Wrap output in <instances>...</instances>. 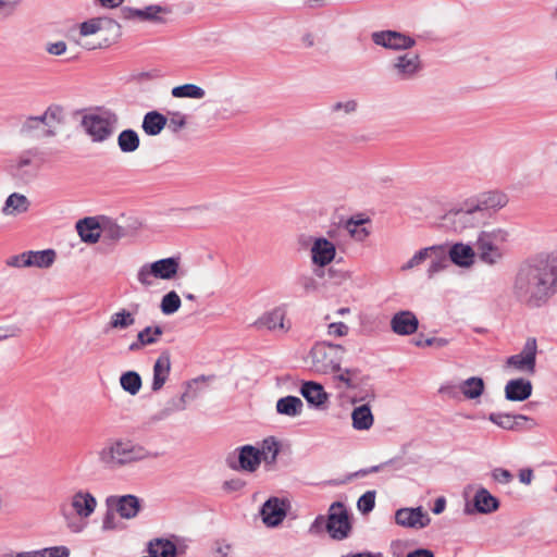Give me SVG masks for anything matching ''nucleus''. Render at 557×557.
I'll return each instance as SVG.
<instances>
[{
  "instance_id": "nucleus-42",
  "label": "nucleus",
  "mask_w": 557,
  "mask_h": 557,
  "mask_svg": "<svg viewBox=\"0 0 557 557\" xmlns=\"http://www.w3.org/2000/svg\"><path fill=\"white\" fill-rule=\"evenodd\" d=\"M139 144V136L134 129H124L117 136V146L124 153L136 151Z\"/></svg>"
},
{
  "instance_id": "nucleus-29",
  "label": "nucleus",
  "mask_w": 557,
  "mask_h": 557,
  "mask_svg": "<svg viewBox=\"0 0 557 557\" xmlns=\"http://www.w3.org/2000/svg\"><path fill=\"white\" fill-rule=\"evenodd\" d=\"M238 450V461L240 469L248 472L256 471L261 463V458L260 454H258V448L251 445H245L240 447Z\"/></svg>"
},
{
  "instance_id": "nucleus-40",
  "label": "nucleus",
  "mask_w": 557,
  "mask_h": 557,
  "mask_svg": "<svg viewBox=\"0 0 557 557\" xmlns=\"http://www.w3.org/2000/svg\"><path fill=\"white\" fill-rule=\"evenodd\" d=\"M547 277L557 287V250L534 259Z\"/></svg>"
},
{
  "instance_id": "nucleus-32",
  "label": "nucleus",
  "mask_w": 557,
  "mask_h": 557,
  "mask_svg": "<svg viewBox=\"0 0 557 557\" xmlns=\"http://www.w3.org/2000/svg\"><path fill=\"white\" fill-rule=\"evenodd\" d=\"M30 206L26 196L13 193L11 194L2 207V212L8 215H18L28 211Z\"/></svg>"
},
{
  "instance_id": "nucleus-11",
  "label": "nucleus",
  "mask_w": 557,
  "mask_h": 557,
  "mask_svg": "<svg viewBox=\"0 0 557 557\" xmlns=\"http://www.w3.org/2000/svg\"><path fill=\"white\" fill-rule=\"evenodd\" d=\"M257 329H263L277 334H286L292 329V322L287 319L285 305L277 306L262 313L255 322Z\"/></svg>"
},
{
  "instance_id": "nucleus-19",
  "label": "nucleus",
  "mask_w": 557,
  "mask_h": 557,
  "mask_svg": "<svg viewBox=\"0 0 557 557\" xmlns=\"http://www.w3.org/2000/svg\"><path fill=\"white\" fill-rule=\"evenodd\" d=\"M478 256L475 247L469 244L456 243L450 246L448 257L450 261L460 268H471Z\"/></svg>"
},
{
  "instance_id": "nucleus-28",
  "label": "nucleus",
  "mask_w": 557,
  "mask_h": 557,
  "mask_svg": "<svg viewBox=\"0 0 557 557\" xmlns=\"http://www.w3.org/2000/svg\"><path fill=\"white\" fill-rule=\"evenodd\" d=\"M162 334L163 330L160 326H146L137 334V339L129 345L128 349L138 351L145 346L156 344Z\"/></svg>"
},
{
  "instance_id": "nucleus-12",
  "label": "nucleus",
  "mask_w": 557,
  "mask_h": 557,
  "mask_svg": "<svg viewBox=\"0 0 557 557\" xmlns=\"http://www.w3.org/2000/svg\"><path fill=\"white\" fill-rule=\"evenodd\" d=\"M66 510L75 515L81 520H88L96 511L98 500L88 490L78 488L69 497V502L64 503Z\"/></svg>"
},
{
  "instance_id": "nucleus-46",
  "label": "nucleus",
  "mask_w": 557,
  "mask_h": 557,
  "mask_svg": "<svg viewBox=\"0 0 557 557\" xmlns=\"http://www.w3.org/2000/svg\"><path fill=\"white\" fill-rule=\"evenodd\" d=\"M126 235L125 230L114 221L101 218V237L108 240H119Z\"/></svg>"
},
{
  "instance_id": "nucleus-22",
  "label": "nucleus",
  "mask_w": 557,
  "mask_h": 557,
  "mask_svg": "<svg viewBox=\"0 0 557 557\" xmlns=\"http://www.w3.org/2000/svg\"><path fill=\"white\" fill-rule=\"evenodd\" d=\"M171 372V355L169 350H164L160 354L153 364V377L151 383V389L159 392L168 381Z\"/></svg>"
},
{
  "instance_id": "nucleus-16",
  "label": "nucleus",
  "mask_w": 557,
  "mask_h": 557,
  "mask_svg": "<svg viewBox=\"0 0 557 557\" xmlns=\"http://www.w3.org/2000/svg\"><path fill=\"white\" fill-rule=\"evenodd\" d=\"M310 256L314 265L324 268L330 264L336 256L335 245L324 237H315L312 239Z\"/></svg>"
},
{
  "instance_id": "nucleus-39",
  "label": "nucleus",
  "mask_w": 557,
  "mask_h": 557,
  "mask_svg": "<svg viewBox=\"0 0 557 557\" xmlns=\"http://www.w3.org/2000/svg\"><path fill=\"white\" fill-rule=\"evenodd\" d=\"M484 381L479 376H472L462 381L458 388L468 399L479 398L484 392Z\"/></svg>"
},
{
  "instance_id": "nucleus-21",
  "label": "nucleus",
  "mask_w": 557,
  "mask_h": 557,
  "mask_svg": "<svg viewBox=\"0 0 557 557\" xmlns=\"http://www.w3.org/2000/svg\"><path fill=\"white\" fill-rule=\"evenodd\" d=\"M472 508L469 504L465 507V512L471 515L474 511L480 513H491L498 509L499 503L486 488L481 487L474 495Z\"/></svg>"
},
{
  "instance_id": "nucleus-49",
  "label": "nucleus",
  "mask_w": 557,
  "mask_h": 557,
  "mask_svg": "<svg viewBox=\"0 0 557 557\" xmlns=\"http://www.w3.org/2000/svg\"><path fill=\"white\" fill-rule=\"evenodd\" d=\"M278 451V443L273 437L265 438L262 442L261 448H258L261 460L267 463L275 462Z\"/></svg>"
},
{
  "instance_id": "nucleus-54",
  "label": "nucleus",
  "mask_w": 557,
  "mask_h": 557,
  "mask_svg": "<svg viewBox=\"0 0 557 557\" xmlns=\"http://www.w3.org/2000/svg\"><path fill=\"white\" fill-rule=\"evenodd\" d=\"M358 108V102L354 99L347 101H338L332 106L333 112L343 111L346 114L354 113Z\"/></svg>"
},
{
  "instance_id": "nucleus-63",
  "label": "nucleus",
  "mask_w": 557,
  "mask_h": 557,
  "mask_svg": "<svg viewBox=\"0 0 557 557\" xmlns=\"http://www.w3.org/2000/svg\"><path fill=\"white\" fill-rule=\"evenodd\" d=\"M245 483L240 479H232L225 481L223 484V488L228 492H237L244 487Z\"/></svg>"
},
{
  "instance_id": "nucleus-59",
  "label": "nucleus",
  "mask_w": 557,
  "mask_h": 557,
  "mask_svg": "<svg viewBox=\"0 0 557 557\" xmlns=\"http://www.w3.org/2000/svg\"><path fill=\"white\" fill-rule=\"evenodd\" d=\"M22 1L23 0H2V16L13 14Z\"/></svg>"
},
{
  "instance_id": "nucleus-53",
  "label": "nucleus",
  "mask_w": 557,
  "mask_h": 557,
  "mask_svg": "<svg viewBox=\"0 0 557 557\" xmlns=\"http://www.w3.org/2000/svg\"><path fill=\"white\" fill-rule=\"evenodd\" d=\"M375 505V492H366L357 502V507L362 513L372 511Z\"/></svg>"
},
{
  "instance_id": "nucleus-1",
  "label": "nucleus",
  "mask_w": 557,
  "mask_h": 557,
  "mask_svg": "<svg viewBox=\"0 0 557 557\" xmlns=\"http://www.w3.org/2000/svg\"><path fill=\"white\" fill-rule=\"evenodd\" d=\"M556 290V286L534 259L519 267L511 286L512 297L531 309L546 305Z\"/></svg>"
},
{
  "instance_id": "nucleus-48",
  "label": "nucleus",
  "mask_w": 557,
  "mask_h": 557,
  "mask_svg": "<svg viewBox=\"0 0 557 557\" xmlns=\"http://www.w3.org/2000/svg\"><path fill=\"white\" fill-rule=\"evenodd\" d=\"M110 24H112V21L104 17L91 18L81 24L79 34L83 37L96 35Z\"/></svg>"
},
{
  "instance_id": "nucleus-8",
  "label": "nucleus",
  "mask_w": 557,
  "mask_h": 557,
  "mask_svg": "<svg viewBox=\"0 0 557 557\" xmlns=\"http://www.w3.org/2000/svg\"><path fill=\"white\" fill-rule=\"evenodd\" d=\"M342 346L325 342L315 344L311 351V363L314 371L330 374L339 371Z\"/></svg>"
},
{
  "instance_id": "nucleus-7",
  "label": "nucleus",
  "mask_w": 557,
  "mask_h": 557,
  "mask_svg": "<svg viewBox=\"0 0 557 557\" xmlns=\"http://www.w3.org/2000/svg\"><path fill=\"white\" fill-rule=\"evenodd\" d=\"M119 117L114 112L100 111L83 116L82 127L95 143H102L113 134Z\"/></svg>"
},
{
  "instance_id": "nucleus-23",
  "label": "nucleus",
  "mask_w": 557,
  "mask_h": 557,
  "mask_svg": "<svg viewBox=\"0 0 557 557\" xmlns=\"http://www.w3.org/2000/svg\"><path fill=\"white\" fill-rule=\"evenodd\" d=\"M39 168L37 163V152L35 150H27L22 152L16 159L11 160L8 169L17 176L30 173Z\"/></svg>"
},
{
  "instance_id": "nucleus-14",
  "label": "nucleus",
  "mask_w": 557,
  "mask_h": 557,
  "mask_svg": "<svg viewBox=\"0 0 557 557\" xmlns=\"http://www.w3.org/2000/svg\"><path fill=\"white\" fill-rule=\"evenodd\" d=\"M371 38L375 45L395 51L410 50L416 46V40L412 37L396 30L374 32Z\"/></svg>"
},
{
  "instance_id": "nucleus-41",
  "label": "nucleus",
  "mask_w": 557,
  "mask_h": 557,
  "mask_svg": "<svg viewBox=\"0 0 557 557\" xmlns=\"http://www.w3.org/2000/svg\"><path fill=\"white\" fill-rule=\"evenodd\" d=\"M148 552L152 554L153 557H176L177 548L175 544L169 540L157 539L150 542Z\"/></svg>"
},
{
  "instance_id": "nucleus-25",
  "label": "nucleus",
  "mask_w": 557,
  "mask_h": 557,
  "mask_svg": "<svg viewBox=\"0 0 557 557\" xmlns=\"http://www.w3.org/2000/svg\"><path fill=\"white\" fill-rule=\"evenodd\" d=\"M76 230L84 243L95 244L101 238V219L85 218L76 223Z\"/></svg>"
},
{
  "instance_id": "nucleus-26",
  "label": "nucleus",
  "mask_w": 557,
  "mask_h": 557,
  "mask_svg": "<svg viewBox=\"0 0 557 557\" xmlns=\"http://www.w3.org/2000/svg\"><path fill=\"white\" fill-rule=\"evenodd\" d=\"M532 394V383L524 379H513L505 386V396L511 401H523Z\"/></svg>"
},
{
  "instance_id": "nucleus-50",
  "label": "nucleus",
  "mask_w": 557,
  "mask_h": 557,
  "mask_svg": "<svg viewBox=\"0 0 557 557\" xmlns=\"http://www.w3.org/2000/svg\"><path fill=\"white\" fill-rule=\"evenodd\" d=\"M206 95L205 90L194 84L176 86L172 89V96L175 98L201 99Z\"/></svg>"
},
{
  "instance_id": "nucleus-60",
  "label": "nucleus",
  "mask_w": 557,
  "mask_h": 557,
  "mask_svg": "<svg viewBox=\"0 0 557 557\" xmlns=\"http://www.w3.org/2000/svg\"><path fill=\"white\" fill-rule=\"evenodd\" d=\"M327 518L324 516H318L310 527L311 533H321L326 530Z\"/></svg>"
},
{
  "instance_id": "nucleus-56",
  "label": "nucleus",
  "mask_w": 557,
  "mask_h": 557,
  "mask_svg": "<svg viewBox=\"0 0 557 557\" xmlns=\"http://www.w3.org/2000/svg\"><path fill=\"white\" fill-rule=\"evenodd\" d=\"M349 327L343 322H334L329 324L327 333L331 336L343 337L348 334Z\"/></svg>"
},
{
  "instance_id": "nucleus-43",
  "label": "nucleus",
  "mask_w": 557,
  "mask_h": 557,
  "mask_svg": "<svg viewBox=\"0 0 557 557\" xmlns=\"http://www.w3.org/2000/svg\"><path fill=\"white\" fill-rule=\"evenodd\" d=\"M135 317L132 312L121 309L120 311L113 313L108 323L109 330H126L134 325Z\"/></svg>"
},
{
  "instance_id": "nucleus-58",
  "label": "nucleus",
  "mask_w": 557,
  "mask_h": 557,
  "mask_svg": "<svg viewBox=\"0 0 557 557\" xmlns=\"http://www.w3.org/2000/svg\"><path fill=\"white\" fill-rule=\"evenodd\" d=\"M334 379L338 381L342 385L345 387H351L352 386V372L349 370L342 371L339 369L338 372H333Z\"/></svg>"
},
{
  "instance_id": "nucleus-2",
  "label": "nucleus",
  "mask_w": 557,
  "mask_h": 557,
  "mask_svg": "<svg viewBox=\"0 0 557 557\" xmlns=\"http://www.w3.org/2000/svg\"><path fill=\"white\" fill-rule=\"evenodd\" d=\"M158 457V453L128 437L109 440L98 451L99 463L109 470L121 469Z\"/></svg>"
},
{
  "instance_id": "nucleus-47",
  "label": "nucleus",
  "mask_w": 557,
  "mask_h": 557,
  "mask_svg": "<svg viewBox=\"0 0 557 557\" xmlns=\"http://www.w3.org/2000/svg\"><path fill=\"white\" fill-rule=\"evenodd\" d=\"M436 251H438L437 245H433L418 250L406 263L401 265V271H409L419 267Z\"/></svg>"
},
{
  "instance_id": "nucleus-13",
  "label": "nucleus",
  "mask_w": 557,
  "mask_h": 557,
  "mask_svg": "<svg viewBox=\"0 0 557 557\" xmlns=\"http://www.w3.org/2000/svg\"><path fill=\"white\" fill-rule=\"evenodd\" d=\"M326 531L335 540H343L348 536L350 523L348 513L342 503H334L330 507Z\"/></svg>"
},
{
  "instance_id": "nucleus-4",
  "label": "nucleus",
  "mask_w": 557,
  "mask_h": 557,
  "mask_svg": "<svg viewBox=\"0 0 557 557\" xmlns=\"http://www.w3.org/2000/svg\"><path fill=\"white\" fill-rule=\"evenodd\" d=\"M65 120V109L58 103H51L42 114L27 116L21 125V134L35 138L53 137Z\"/></svg>"
},
{
  "instance_id": "nucleus-24",
  "label": "nucleus",
  "mask_w": 557,
  "mask_h": 557,
  "mask_svg": "<svg viewBox=\"0 0 557 557\" xmlns=\"http://www.w3.org/2000/svg\"><path fill=\"white\" fill-rule=\"evenodd\" d=\"M508 196L499 190H491L484 193L479 199L474 200V203L482 211V215L485 218L486 210L498 211L507 206Z\"/></svg>"
},
{
  "instance_id": "nucleus-36",
  "label": "nucleus",
  "mask_w": 557,
  "mask_h": 557,
  "mask_svg": "<svg viewBox=\"0 0 557 557\" xmlns=\"http://www.w3.org/2000/svg\"><path fill=\"white\" fill-rule=\"evenodd\" d=\"M304 409V403L299 397L285 396L276 401V411L287 417H298Z\"/></svg>"
},
{
  "instance_id": "nucleus-31",
  "label": "nucleus",
  "mask_w": 557,
  "mask_h": 557,
  "mask_svg": "<svg viewBox=\"0 0 557 557\" xmlns=\"http://www.w3.org/2000/svg\"><path fill=\"white\" fill-rule=\"evenodd\" d=\"M352 428L358 431H366L371 429L374 418L370 406L363 404L354 408L351 412Z\"/></svg>"
},
{
  "instance_id": "nucleus-27",
  "label": "nucleus",
  "mask_w": 557,
  "mask_h": 557,
  "mask_svg": "<svg viewBox=\"0 0 557 557\" xmlns=\"http://www.w3.org/2000/svg\"><path fill=\"white\" fill-rule=\"evenodd\" d=\"M300 394L310 405L314 407H321L327 400V394L325 393L323 386L312 381L305 382L301 385Z\"/></svg>"
},
{
  "instance_id": "nucleus-52",
  "label": "nucleus",
  "mask_w": 557,
  "mask_h": 557,
  "mask_svg": "<svg viewBox=\"0 0 557 557\" xmlns=\"http://www.w3.org/2000/svg\"><path fill=\"white\" fill-rule=\"evenodd\" d=\"M182 301L178 294L174 290L165 294L160 304V308L163 314L170 315L175 313L181 308Z\"/></svg>"
},
{
  "instance_id": "nucleus-6",
  "label": "nucleus",
  "mask_w": 557,
  "mask_h": 557,
  "mask_svg": "<svg viewBox=\"0 0 557 557\" xmlns=\"http://www.w3.org/2000/svg\"><path fill=\"white\" fill-rule=\"evenodd\" d=\"M483 220L482 211L475 206L474 200L470 199L460 208L449 210L443 216V224L456 233H462L468 228L478 227Z\"/></svg>"
},
{
  "instance_id": "nucleus-55",
  "label": "nucleus",
  "mask_w": 557,
  "mask_h": 557,
  "mask_svg": "<svg viewBox=\"0 0 557 557\" xmlns=\"http://www.w3.org/2000/svg\"><path fill=\"white\" fill-rule=\"evenodd\" d=\"M115 511L108 508L103 519H102V531H113L119 527V522L115 518Z\"/></svg>"
},
{
  "instance_id": "nucleus-18",
  "label": "nucleus",
  "mask_w": 557,
  "mask_h": 557,
  "mask_svg": "<svg viewBox=\"0 0 557 557\" xmlns=\"http://www.w3.org/2000/svg\"><path fill=\"white\" fill-rule=\"evenodd\" d=\"M260 513L265 525L276 527L286 517L285 503L276 497H272L263 504Z\"/></svg>"
},
{
  "instance_id": "nucleus-9",
  "label": "nucleus",
  "mask_w": 557,
  "mask_h": 557,
  "mask_svg": "<svg viewBox=\"0 0 557 557\" xmlns=\"http://www.w3.org/2000/svg\"><path fill=\"white\" fill-rule=\"evenodd\" d=\"M423 70V62L417 52L407 51L396 55L388 64V72L397 82L412 81Z\"/></svg>"
},
{
  "instance_id": "nucleus-45",
  "label": "nucleus",
  "mask_w": 557,
  "mask_h": 557,
  "mask_svg": "<svg viewBox=\"0 0 557 557\" xmlns=\"http://www.w3.org/2000/svg\"><path fill=\"white\" fill-rule=\"evenodd\" d=\"M120 385L129 395L135 396L139 393L143 381L137 372L127 371L120 376Z\"/></svg>"
},
{
  "instance_id": "nucleus-61",
  "label": "nucleus",
  "mask_w": 557,
  "mask_h": 557,
  "mask_svg": "<svg viewBox=\"0 0 557 557\" xmlns=\"http://www.w3.org/2000/svg\"><path fill=\"white\" fill-rule=\"evenodd\" d=\"M186 124L185 116L181 113H173L172 117L170 119L169 126L173 128V131H178L183 128Z\"/></svg>"
},
{
  "instance_id": "nucleus-64",
  "label": "nucleus",
  "mask_w": 557,
  "mask_h": 557,
  "mask_svg": "<svg viewBox=\"0 0 557 557\" xmlns=\"http://www.w3.org/2000/svg\"><path fill=\"white\" fill-rule=\"evenodd\" d=\"M21 331L22 330L17 324H10L5 327L2 326V339L18 336Z\"/></svg>"
},
{
  "instance_id": "nucleus-44",
  "label": "nucleus",
  "mask_w": 557,
  "mask_h": 557,
  "mask_svg": "<svg viewBox=\"0 0 557 557\" xmlns=\"http://www.w3.org/2000/svg\"><path fill=\"white\" fill-rule=\"evenodd\" d=\"M438 246V251L434 252L429 259L431 260L426 275L433 278L437 273L442 272L447 267L446 250L442 245Z\"/></svg>"
},
{
  "instance_id": "nucleus-33",
  "label": "nucleus",
  "mask_w": 557,
  "mask_h": 557,
  "mask_svg": "<svg viewBox=\"0 0 557 557\" xmlns=\"http://www.w3.org/2000/svg\"><path fill=\"white\" fill-rule=\"evenodd\" d=\"M26 267H36L47 269L52 265L55 259V252L52 249L26 251Z\"/></svg>"
},
{
  "instance_id": "nucleus-10",
  "label": "nucleus",
  "mask_w": 557,
  "mask_h": 557,
  "mask_svg": "<svg viewBox=\"0 0 557 557\" xmlns=\"http://www.w3.org/2000/svg\"><path fill=\"white\" fill-rule=\"evenodd\" d=\"M537 341L535 337H528L521 351L512 355L506 360V366L518 372L533 375L536 371Z\"/></svg>"
},
{
  "instance_id": "nucleus-51",
  "label": "nucleus",
  "mask_w": 557,
  "mask_h": 557,
  "mask_svg": "<svg viewBox=\"0 0 557 557\" xmlns=\"http://www.w3.org/2000/svg\"><path fill=\"white\" fill-rule=\"evenodd\" d=\"M60 512L62 517L65 519L66 528L70 530V532L78 534L86 529L87 520H81L75 515L66 510L65 504H62L60 506Z\"/></svg>"
},
{
  "instance_id": "nucleus-38",
  "label": "nucleus",
  "mask_w": 557,
  "mask_h": 557,
  "mask_svg": "<svg viewBox=\"0 0 557 557\" xmlns=\"http://www.w3.org/2000/svg\"><path fill=\"white\" fill-rule=\"evenodd\" d=\"M70 549L66 546L46 547L38 550L22 552L17 554L8 553L5 557H69Z\"/></svg>"
},
{
  "instance_id": "nucleus-5",
  "label": "nucleus",
  "mask_w": 557,
  "mask_h": 557,
  "mask_svg": "<svg viewBox=\"0 0 557 557\" xmlns=\"http://www.w3.org/2000/svg\"><path fill=\"white\" fill-rule=\"evenodd\" d=\"M180 270V258L169 257L143 264L136 274L137 281L144 287H151L156 280L171 281Z\"/></svg>"
},
{
  "instance_id": "nucleus-30",
  "label": "nucleus",
  "mask_w": 557,
  "mask_h": 557,
  "mask_svg": "<svg viewBox=\"0 0 557 557\" xmlns=\"http://www.w3.org/2000/svg\"><path fill=\"white\" fill-rule=\"evenodd\" d=\"M488 420L505 430H516L522 426L523 422L532 421L523 414L491 413Z\"/></svg>"
},
{
  "instance_id": "nucleus-3",
  "label": "nucleus",
  "mask_w": 557,
  "mask_h": 557,
  "mask_svg": "<svg viewBox=\"0 0 557 557\" xmlns=\"http://www.w3.org/2000/svg\"><path fill=\"white\" fill-rule=\"evenodd\" d=\"M510 242L508 228L493 226L480 231L474 243L479 260L488 267L502 263L509 253Z\"/></svg>"
},
{
  "instance_id": "nucleus-35",
  "label": "nucleus",
  "mask_w": 557,
  "mask_h": 557,
  "mask_svg": "<svg viewBox=\"0 0 557 557\" xmlns=\"http://www.w3.org/2000/svg\"><path fill=\"white\" fill-rule=\"evenodd\" d=\"M166 122L168 120L163 114L157 111H150L145 114L141 127L147 135L157 136L165 127Z\"/></svg>"
},
{
  "instance_id": "nucleus-34",
  "label": "nucleus",
  "mask_w": 557,
  "mask_h": 557,
  "mask_svg": "<svg viewBox=\"0 0 557 557\" xmlns=\"http://www.w3.org/2000/svg\"><path fill=\"white\" fill-rule=\"evenodd\" d=\"M161 11L159 5H149L144 9L124 7L121 9V15L125 20L153 21Z\"/></svg>"
},
{
  "instance_id": "nucleus-17",
  "label": "nucleus",
  "mask_w": 557,
  "mask_h": 557,
  "mask_svg": "<svg viewBox=\"0 0 557 557\" xmlns=\"http://www.w3.org/2000/svg\"><path fill=\"white\" fill-rule=\"evenodd\" d=\"M418 327L419 320L417 315L409 310L398 311L391 319V329L397 335H411L417 332Z\"/></svg>"
},
{
  "instance_id": "nucleus-57",
  "label": "nucleus",
  "mask_w": 557,
  "mask_h": 557,
  "mask_svg": "<svg viewBox=\"0 0 557 557\" xmlns=\"http://www.w3.org/2000/svg\"><path fill=\"white\" fill-rule=\"evenodd\" d=\"M492 478L499 482V483H503V484H508L512 481V474L506 470V469H503V468H495L493 471H492Z\"/></svg>"
},
{
  "instance_id": "nucleus-62",
  "label": "nucleus",
  "mask_w": 557,
  "mask_h": 557,
  "mask_svg": "<svg viewBox=\"0 0 557 557\" xmlns=\"http://www.w3.org/2000/svg\"><path fill=\"white\" fill-rule=\"evenodd\" d=\"M47 51L53 55H62L66 51V44L64 41L49 44Z\"/></svg>"
},
{
  "instance_id": "nucleus-37",
  "label": "nucleus",
  "mask_w": 557,
  "mask_h": 557,
  "mask_svg": "<svg viewBox=\"0 0 557 557\" xmlns=\"http://www.w3.org/2000/svg\"><path fill=\"white\" fill-rule=\"evenodd\" d=\"M367 222H369L368 219L352 216L345 223V230L352 239L362 243L370 235V230L366 226Z\"/></svg>"
},
{
  "instance_id": "nucleus-15",
  "label": "nucleus",
  "mask_w": 557,
  "mask_h": 557,
  "mask_svg": "<svg viewBox=\"0 0 557 557\" xmlns=\"http://www.w3.org/2000/svg\"><path fill=\"white\" fill-rule=\"evenodd\" d=\"M107 507L114 510L123 519L135 518L140 509L141 502L135 495H111L106 499Z\"/></svg>"
},
{
  "instance_id": "nucleus-20",
  "label": "nucleus",
  "mask_w": 557,
  "mask_h": 557,
  "mask_svg": "<svg viewBox=\"0 0 557 557\" xmlns=\"http://www.w3.org/2000/svg\"><path fill=\"white\" fill-rule=\"evenodd\" d=\"M396 523L407 528H424L430 519L423 510L418 508H401L395 513Z\"/></svg>"
}]
</instances>
